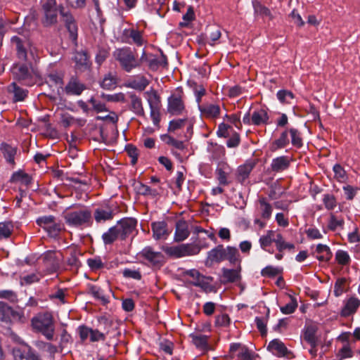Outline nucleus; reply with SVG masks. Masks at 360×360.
<instances>
[{
  "mask_svg": "<svg viewBox=\"0 0 360 360\" xmlns=\"http://www.w3.org/2000/svg\"><path fill=\"white\" fill-rule=\"evenodd\" d=\"M290 133L291 135L292 144L298 148L301 147L302 146V141L298 131L295 129H290Z\"/></svg>",
  "mask_w": 360,
  "mask_h": 360,
  "instance_id": "nucleus-59",
  "label": "nucleus"
},
{
  "mask_svg": "<svg viewBox=\"0 0 360 360\" xmlns=\"http://www.w3.org/2000/svg\"><path fill=\"white\" fill-rule=\"evenodd\" d=\"M191 338L193 344L198 348L205 349L207 347L208 337L201 334H191Z\"/></svg>",
  "mask_w": 360,
  "mask_h": 360,
  "instance_id": "nucleus-44",
  "label": "nucleus"
},
{
  "mask_svg": "<svg viewBox=\"0 0 360 360\" xmlns=\"http://www.w3.org/2000/svg\"><path fill=\"white\" fill-rule=\"evenodd\" d=\"M39 281V277L36 274H31L20 278V283L22 285H30Z\"/></svg>",
  "mask_w": 360,
  "mask_h": 360,
  "instance_id": "nucleus-63",
  "label": "nucleus"
},
{
  "mask_svg": "<svg viewBox=\"0 0 360 360\" xmlns=\"http://www.w3.org/2000/svg\"><path fill=\"white\" fill-rule=\"evenodd\" d=\"M118 238H121V235L116 225L110 228L102 235V239L105 245L112 244Z\"/></svg>",
  "mask_w": 360,
  "mask_h": 360,
  "instance_id": "nucleus-31",
  "label": "nucleus"
},
{
  "mask_svg": "<svg viewBox=\"0 0 360 360\" xmlns=\"http://www.w3.org/2000/svg\"><path fill=\"white\" fill-rule=\"evenodd\" d=\"M46 83L52 88V91L58 96L64 93L63 89V77L62 74L58 72H51L45 77Z\"/></svg>",
  "mask_w": 360,
  "mask_h": 360,
  "instance_id": "nucleus-8",
  "label": "nucleus"
},
{
  "mask_svg": "<svg viewBox=\"0 0 360 360\" xmlns=\"http://www.w3.org/2000/svg\"><path fill=\"white\" fill-rule=\"evenodd\" d=\"M149 107L150 109V117L155 126H158L160 120L159 111V98L155 93L148 99Z\"/></svg>",
  "mask_w": 360,
  "mask_h": 360,
  "instance_id": "nucleus-16",
  "label": "nucleus"
},
{
  "mask_svg": "<svg viewBox=\"0 0 360 360\" xmlns=\"http://www.w3.org/2000/svg\"><path fill=\"white\" fill-rule=\"evenodd\" d=\"M89 292L96 299L101 300L103 303L108 302V298L105 295L104 291L101 288L91 285L89 286Z\"/></svg>",
  "mask_w": 360,
  "mask_h": 360,
  "instance_id": "nucleus-45",
  "label": "nucleus"
},
{
  "mask_svg": "<svg viewBox=\"0 0 360 360\" xmlns=\"http://www.w3.org/2000/svg\"><path fill=\"white\" fill-rule=\"evenodd\" d=\"M143 256L153 264H160L162 260V255L159 252H155L150 247H146L142 250Z\"/></svg>",
  "mask_w": 360,
  "mask_h": 360,
  "instance_id": "nucleus-27",
  "label": "nucleus"
},
{
  "mask_svg": "<svg viewBox=\"0 0 360 360\" xmlns=\"http://www.w3.org/2000/svg\"><path fill=\"white\" fill-rule=\"evenodd\" d=\"M269 118L266 110L263 108L255 110L251 115L252 124L257 126L266 124L268 123Z\"/></svg>",
  "mask_w": 360,
  "mask_h": 360,
  "instance_id": "nucleus-26",
  "label": "nucleus"
},
{
  "mask_svg": "<svg viewBox=\"0 0 360 360\" xmlns=\"http://www.w3.org/2000/svg\"><path fill=\"white\" fill-rule=\"evenodd\" d=\"M280 273V269L277 267H274L272 266H267L265 268H264L262 271L261 274L263 276H268V277H273L276 276Z\"/></svg>",
  "mask_w": 360,
  "mask_h": 360,
  "instance_id": "nucleus-61",
  "label": "nucleus"
},
{
  "mask_svg": "<svg viewBox=\"0 0 360 360\" xmlns=\"http://www.w3.org/2000/svg\"><path fill=\"white\" fill-rule=\"evenodd\" d=\"M129 97L131 99L130 110L138 116H144L145 112L141 98L134 94H131Z\"/></svg>",
  "mask_w": 360,
  "mask_h": 360,
  "instance_id": "nucleus-29",
  "label": "nucleus"
},
{
  "mask_svg": "<svg viewBox=\"0 0 360 360\" xmlns=\"http://www.w3.org/2000/svg\"><path fill=\"white\" fill-rule=\"evenodd\" d=\"M277 98L283 103H291L294 94L288 90H280L277 92Z\"/></svg>",
  "mask_w": 360,
  "mask_h": 360,
  "instance_id": "nucleus-49",
  "label": "nucleus"
},
{
  "mask_svg": "<svg viewBox=\"0 0 360 360\" xmlns=\"http://www.w3.org/2000/svg\"><path fill=\"white\" fill-rule=\"evenodd\" d=\"M316 252L319 255L316 257L319 261L327 262L329 261L332 257V252L329 247L326 245H317Z\"/></svg>",
  "mask_w": 360,
  "mask_h": 360,
  "instance_id": "nucleus-34",
  "label": "nucleus"
},
{
  "mask_svg": "<svg viewBox=\"0 0 360 360\" xmlns=\"http://www.w3.org/2000/svg\"><path fill=\"white\" fill-rule=\"evenodd\" d=\"M75 61L78 70H85L89 67V56L85 51H78L75 55Z\"/></svg>",
  "mask_w": 360,
  "mask_h": 360,
  "instance_id": "nucleus-30",
  "label": "nucleus"
},
{
  "mask_svg": "<svg viewBox=\"0 0 360 360\" xmlns=\"http://www.w3.org/2000/svg\"><path fill=\"white\" fill-rule=\"evenodd\" d=\"M190 234L188 224L184 220H179L176 223V230L174 233V240L176 242L183 241L186 239Z\"/></svg>",
  "mask_w": 360,
  "mask_h": 360,
  "instance_id": "nucleus-20",
  "label": "nucleus"
},
{
  "mask_svg": "<svg viewBox=\"0 0 360 360\" xmlns=\"http://www.w3.org/2000/svg\"><path fill=\"white\" fill-rule=\"evenodd\" d=\"M290 164V158L283 155L274 158L270 166L272 172L278 173L288 169Z\"/></svg>",
  "mask_w": 360,
  "mask_h": 360,
  "instance_id": "nucleus-21",
  "label": "nucleus"
},
{
  "mask_svg": "<svg viewBox=\"0 0 360 360\" xmlns=\"http://www.w3.org/2000/svg\"><path fill=\"white\" fill-rule=\"evenodd\" d=\"M8 91L13 94V100L15 102L23 101L27 96V91L18 86L15 82L8 86Z\"/></svg>",
  "mask_w": 360,
  "mask_h": 360,
  "instance_id": "nucleus-28",
  "label": "nucleus"
},
{
  "mask_svg": "<svg viewBox=\"0 0 360 360\" xmlns=\"http://www.w3.org/2000/svg\"><path fill=\"white\" fill-rule=\"evenodd\" d=\"M239 252L237 248L231 246H227L225 248V260H229L230 263L235 264L238 261Z\"/></svg>",
  "mask_w": 360,
  "mask_h": 360,
  "instance_id": "nucleus-46",
  "label": "nucleus"
},
{
  "mask_svg": "<svg viewBox=\"0 0 360 360\" xmlns=\"http://www.w3.org/2000/svg\"><path fill=\"white\" fill-rule=\"evenodd\" d=\"M323 202L325 205V207L328 210H333L337 205L336 199L334 195L331 194H324L323 198Z\"/></svg>",
  "mask_w": 360,
  "mask_h": 360,
  "instance_id": "nucleus-56",
  "label": "nucleus"
},
{
  "mask_svg": "<svg viewBox=\"0 0 360 360\" xmlns=\"http://www.w3.org/2000/svg\"><path fill=\"white\" fill-rule=\"evenodd\" d=\"M276 233L274 231H268L265 235L259 238V242L262 249L269 251L270 253H273V251L267 250L266 248L274 242Z\"/></svg>",
  "mask_w": 360,
  "mask_h": 360,
  "instance_id": "nucleus-35",
  "label": "nucleus"
},
{
  "mask_svg": "<svg viewBox=\"0 0 360 360\" xmlns=\"http://www.w3.org/2000/svg\"><path fill=\"white\" fill-rule=\"evenodd\" d=\"M304 338L307 342L310 344L311 347H316L317 340L315 337V330L312 327L308 328L306 330Z\"/></svg>",
  "mask_w": 360,
  "mask_h": 360,
  "instance_id": "nucleus-53",
  "label": "nucleus"
},
{
  "mask_svg": "<svg viewBox=\"0 0 360 360\" xmlns=\"http://www.w3.org/2000/svg\"><path fill=\"white\" fill-rule=\"evenodd\" d=\"M335 259L337 262L342 265L348 264L350 260L348 253L343 250H338L336 252Z\"/></svg>",
  "mask_w": 360,
  "mask_h": 360,
  "instance_id": "nucleus-60",
  "label": "nucleus"
},
{
  "mask_svg": "<svg viewBox=\"0 0 360 360\" xmlns=\"http://www.w3.org/2000/svg\"><path fill=\"white\" fill-rule=\"evenodd\" d=\"M59 11L70 37L75 40L77 37V26L74 18L69 12L65 11L62 6H59Z\"/></svg>",
  "mask_w": 360,
  "mask_h": 360,
  "instance_id": "nucleus-10",
  "label": "nucleus"
},
{
  "mask_svg": "<svg viewBox=\"0 0 360 360\" xmlns=\"http://www.w3.org/2000/svg\"><path fill=\"white\" fill-rule=\"evenodd\" d=\"M80 255H82L81 253L75 250L70 252L67 264L72 269L77 270L80 267L81 262L79 259Z\"/></svg>",
  "mask_w": 360,
  "mask_h": 360,
  "instance_id": "nucleus-40",
  "label": "nucleus"
},
{
  "mask_svg": "<svg viewBox=\"0 0 360 360\" xmlns=\"http://www.w3.org/2000/svg\"><path fill=\"white\" fill-rule=\"evenodd\" d=\"M240 269H229L224 268L222 269V278L224 279V282L227 283H233L236 282L240 278Z\"/></svg>",
  "mask_w": 360,
  "mask_h": 360,
  "instance_id": "nucleus-32",
  "label": "nucleus"
},
{
  "mask_svg": "<svg viewBox=\"0 0 360 360\" xmlns=\"http://www.w3.org/2000/svg\"><path fill=\"white\" fill-rule=\"evenodd\" d=\"M186 275L189 278H188V282L191 284L200 287L204 290H210V283L212 281V278L205 277L195 269L187 271Z\"/></svg>",
  "mask_w": 360,
  "mask_h": 360,
  "instance_id": "nucleus-6",
  "label": "nucleus"
},
{
  "mask_svg": "<svg viewBox=\"0 0 360 360\" xmlns=\"http://www.w3.org/2000/svg\"><path fill=\"white\" fill-rule=\"evenodd\" d=\"M101 98L110 102H124L125 96L123 93H117L115 94H102Z\"/></svg>",
  "mask_w": 360,
  "mask_h": 360,
  "instance_id": "nucleus-55",
  "label": "nucleus"
},
{
  "mask_svg": "<svg viewBox=\"0 0 360 360\" xmlns=\"http://www.w3.org/2000/svg\"><path fill=\"white\" fill-rule=\"evenodd\" d=\"M63 217L70 227L82 228L89 226L92 224L91 211L86 207L66 210L63 213Z\"/></svg>",
  "mask_w": 360,
  "mask_h": 360,
  "instance_id": "nucleus-1",
  "label": "nucleus"
},
{
  "mask_svg": "<svg viewBox=\"0 0 360 360\" xmlns=\"http://www.w3.org/2000/svg\"><path fill=\"white\" fill-rule=\"evenodd\" d=\"M135 189L139 194L143 195H154L156 193L155 190L151 189L150 187L141 182H138L137 184H135Z\"/></svg>",
  "mask_w": 360,
  "mask_h": 360,
  "instance_id": "nucleus-50",
  "label": "nucleus"
},
{
  "mask_svg": "<svg viewBox=\"0 0 360 360\" xmlns=\"http://www.w3.org/2000/svg\"><path fill=\"white\" fill-rule=\"evenodd\" d=\"M259 203L262 217L266 219H269L272 213L271 205L266 202L264 198H260Z\"/></svg>",
  "mask_w": 360,
  "mask_h": 360,
  "instance_id": "nucleus-43",
  "label": "nucleus"
},
{
  "mask_svg": "<svg viewBox=\"0 0 360 360\" xmlns=\"http://www.w3.org/2000/svg\"><path fill=\"white\" fill-rule=\"evenodd\" d=\"M114 57L120 63L121 68L127 72L141 65L140 58H136L134 52L128 47L117 49L114 52Z\"/></svg>",
  "mask_w": 360,
  "mask_h": 360,
  "instance_id": "nucleus-3",
  "label": "nucleus"
},
{
  "mask_svg": "<svg viewBox=\"0 0 360 360\" xmlns=\"http://www.w3.org/2000/svg\"><path fill=\"white\" fill-rule=\"evenodd\" d=\"M255 13L262 17H267L269 19L273 18V15L270 10L266 6L262 5L259 1H254L252 2Z\"/></svg>",
  "mask_w": 360,
  "mask_h": 360,
  "instance_id": "nucleus-42",
  "label": "nucleus"
},
{
  "mask_svg": "<svg viewBox=\"0 0 360 360\" xmlns=\"http://www.w3.org/2000/svg\"><path fill=\"white\" fill-rule=\"evenodd\" d=\"M31 322L34 330L42 333L49 340L53 339L55 326L51 313H39L32 319Z\"/></svg>",
  "mask_w": 360,
  "mask_h": 360,
  "instance_id": "nucleus-2",
  "label": "nucleus"
},
{
  "mask_svg": "<svg viewBox=\"0 0 360 360\" xmlns=\"http://www.w3.org/2000/svg\"><path fill=\"white\" fill-rule=\"evenodd\" d=\"M151 229L153 236L155 240L166 239L172 231L164 221L153 222Z\"/></svg>",
  "mask_w": 360,
  "mask_h": 360,
  "instance_id": "nucleus-12",
  "label": "nucleus"
},
{
  "mask_svg": "<svg viewBox=\"0 0 360 360\" xmlns=\"http://www.w3.org/2000/svg\"><path fill=\"white\" fill-rule=\"evenodd\" d=\"M148 84L149 82L145 77L139 75L136 77L129 79L125 84V86L127 87L142 91L146 89Z\"/></svg>",
  "mask_w": 360,
  "mask_h": 360,
  "instance_id": "nucleus-24",
  "label": "nucleus"
},
{
  "mask_svg": "<svg viewBox=\"0 0 360 360\" xmlns=\"http://www.w3.org/2000/svg\"><path fill=\"white\" fill-rule=\"evenodd\" d=\"M63 229V225L59 220L55 218L49 224L44 230L48 233V235L51 237H57Z\"/></svg>",
  "mask_w": 360,
  "mask_h": 360,
  "instance_id": "nucleus-33",
  "label": "nucleus"
},
{
  "mask_svg": "<svg viewBox=\"0 0 360 360\" xmlns=\"http://www.w3.org/2000/svg\"><path fill=\"white\" fill-rule=\"evenodd\" d=\"M225 248H224L223 245H219L209 251L207 253V263H219L225 260Z\"/></svg>",
  "mask_w": 360,
  "mask_h": 360,
  "instance_id": "nucleus-22",
  "label": "nucleus"
},
{
  "mask_svg": "<svg viewBox=\"0 0 360 360\" xmlns=\"http://www.w3.org/2000/svg\"><path fill=\"white\" fill-rule=\"evenodd\" d=\"M11 182H20L25 186L29 185L32 181V178L29 174L23 172L22 170L14 172L11 179Z\"/></svg>",
  "mask_w": 360,
  "mask_h": 360,
  "instance_id": "nucleus-38",
  "label": "nucleus"
},
{
  "mask_svg": "<svg viewBox=\"0 0 360 360\" xmlns=\"http://www.w3.org/2000/svg\"><path fill=\"white\" fill-rule=\"evenodd\" d=\"M161 138L167 144L172 146L176 149L184 150L185 148L184 143L182 141L176 140L167 134L162 136Z\"/></svg>",
  "mask_w": 360,
  "mask_h": 360,
  "instance_id": "nucleus-48",
  "label": "nucleus"
},
{
  "mask_svg": "<svg viewBox=\"0 0 360 360\" xmlns=\"http://www.w3.org/2000/svg\"><path fill=\"white\" fill-rule=\"evenodd\" d=\"M114 213L112 209L109 206L100 207L95 210L94 217L97 223H103L111 220Z\"/></svg>",
  "mask_w": 360,
  "mask_h": 360,
  "instance_id": "nucleus-17",
  "label": "nucleus"
},
{
  "mask_svg": "<svg viewBox=\"0 0 360 360\" xmlns=\"http://www.w3.org/2000/svg\"><path fill=\"white\" fill-rule=\"evenodd\" d=\"M55 218L53 215L42 216L39 217L36 222L40 227L44 229Z\"/></svg>",
  "mask_w": 360,
  "mask_h": 360,
  "instance_id": "nucleus-64",
  "label": "nucleus"
},
{
  "mask_svg": "<svg viewBox=\"0 0 360 360\" xmlns=\"http://www.w3.org/2000/svg\"><path fill=\"white\" fill-rule=\"evenodd\" d=\"M203 248L198 243H185L175 246L163 247V251L168 255L176 258L195 255Z\"/></svg>",
  "mask_w": 360,
  "mask_h": 360,
  "instance_id": "nucleus-4",
  "label": "nucleus"
},
{
  "mask_svg": "<svg viewBox=\"0 0 360 360\" xmlns=\"http://www.w3.org/2000/svg\"><path fill=\"white\" fill-rule=\"evenodd\" d=\"M85 89V85L75 77H72L67 85L63 87L66 94L75 96H79Z\"/></svg>",
  "mask_w": 360,
  "mask_h": 360,
  "instance_id": "nucleus-13",
  "label": "nucleus"
},
{
  "mask_svg": "<svg viewBox=\"0 0 360 360\" xmlns=\"http://www.w3.org/2000/svg\"><path fill=\"white\" fill-rule=\"evenodd\" d=\"M344 221L342 219H338L333 214H330L328 226L329 229L335 231L338 227H342Z\"/></svg>",
  "mask_w": 360,
  "mask_h": 360,
  "instance_id": "nucleus-58",
  "label": "nucleus"
},
{
  "mask_svg": "<svg viewBox=\"0 0 360 360\" xmlns=\"http://www.w3.org/2000/svg\"><path fill=\"white\" fill-rule=\"evenodd\" d=\"M14 76L27 85H32L33 70L26 64H15L12 68Z\"/></svg>",
  "mask_w": 360,
  "mask_h": 360,
  "instance_id": "nucleus-7",
  "label": "nucleus"
},
{
  "mask_svg": "<svg viewBox=\"0 0 360 360\" xmlns=\"http://www.w3.org/2000/svg\"><path fill=\"white\" fill-rule=\"evenodd\" d=\"M0 309H2L4 313L6 314H11L13 319L18 320L20 322H24L25 317L22 311H14L11 307L6 304L4 302H0Z\"/></svg>",
  "mask_w": 360,
  "mask_h": 360,
  "instance_id": "nucleus-36",
  "label": "nucleus"
},
{
  "mask_svg": "<svg viewBox=\"0 0 360 360\" xmlns=\"http://www.w3.org/2000/svg\"><path fill=\"white\" fill-rule=\"evenodd\" d=\"M289 143L288 131H283L280 137L275 140L271 145L270 149L271 151H276L280 148H285Z\"/></svg>",
  "mask_w": 360,
  "mask_h": 360,
  "instance_id": "nucleus-37",
  "label": "nucleus"
},
{
  "mask_svg": "<svg viewBox=\"0 0 360 360\" xmlns=\"http://www.w3.org/2000/svg\"><path fill=\"white\" fill-rule=\"evenodd\" d=\"M117 79L115 76L111 74H108L105 76L103 81L101 83V87L105 89H111L116 85Z\"/></svg>",
  "mask_w": 360,
  "mask_h": 360,
  "instance_id": "nucleus-51",
  "label": "nucleus"
},
{
  "mask_svg": "<svg viewBox=\"0 0 360 360\" xmlns=\"http://www.w3.org/2000/svg\"><path fill=\"white\" fill-rule=\"evenodd\" d=\"M129 36L132 39L133 42L137 46H142L144 43V39L140 31L134 29L128 30Z\"/></svg>",
  "mask_w": 360,
  "mask_h": 360,
  "instance_id": "nucleus-52",
  "label": "nucleus"
},
{
  "mask_svg": "<svg viewBox=\"0 0 360 360\" xmlns=\"http://www.w3.org/2000/svg\"><path fill=\"white\" fill-rule=\"evenodd\" d=\"M267 349L277 356H288L290 352L287 349L284 343L279 339L271 340L267 347Z\"/></svg>",
  "mask_w": 360,
  "mask_h": 360,
  "instance_id": "nucleus-15",
  "label": "nucleus"
},
{
  "mask_svg": "<svg viewBox=\"0 0 360 360\" xmlns=\"http://www.w3.org/2000/svg\"><path fill=\"white\" fill-rule=\"evenodd\" d=\"M12 231L13 226L11 223H0V240L8 238Z\"/></svg>",
  "mask_w": 360,
  "mask_h": 360,
  "instance_id": "nucleus-57",
  "label": "nucleus"
},
{
  "mask_svg": "<svg viewBox=\"0 0 360 360\" xmlns=\"http://www.w3.org/2000/svg\"><path fill=\"white\" fill-rule=\"evenodd\" d=\"M140 61L141 63H147L149 68L152 70H155L158 68L160 64V61L154 55H147L145 51L143 52Z\"/></svg>",
  "mask_w": 360,
  "mask_h": 360,
  "instance_id": "nucleus-39",
  "label": "nucleus"
},
{
  "mask_svg": "<svg viewBox=\"0 0 360 360\" xmlns=\"http://www.w3.org/2000/svg\"><path fill=\"white\" fill-rule=\"evenodd\" d=\"M255 165V160H248L244 165L239 166L237 169V180L240 183H243L249 176Z\"/></svg>",
  "mask_w": 360,
  "mask_h": 360,
  "instance_id": "nucleus-23",
  "label": "nucleus"
},
{
  "mask_svg": "<svg viewBox=\"0 0 360 360\" xmlns=\"http://www.w3.org/2000/svg\"><path fill=\"white\" fill-rule=\"evenodd\" d=\"M136 223V220L132 218L123 219L117 223L116 226L121 235V239H124L135 229Z\"/></svg>",
  "mask_w": 360,
  "mask_h": 360,
  "instance_id": "nucleus-14",
  "label": "nucleus"
},
{
  "mask_svg": "<svg viewBox=\"0 0 360 360\" xmlns=\"http://www.w3.org/2000/svg\"><path fill=\"white\" fill-rule=\"evenodd\" d=\"M58 8L44 11V24L46 26H50L57 22L58 21Z\"/></svg>",
  "mask_w": 360,
  "mask_h": 360,
  "instance_id": "nucleus-41",
  "label": "nucleus"
},
{
  "mask_svg": "<svg viewBox=\"0 0 360 360\" xmlns=\"http://www.w3.org/2000/svg\"><path fill=\"white\" fill-rule=\"evenodd\" d=\"M360 306V300L352 296L344 302V307L342 309L341 314L343 316H349L354 314Z\"/></svg>",
  "mask_w": 360,
  "mask_h": 360,
  "instance_id": "nucleus-18",
  "label": "nucleus"
},
{
  "mask_svg": "<svg viewBox=\"0 0 360 360\" xmlns=\"http://www.w3.org/2000/svg\"><path fill=\"white\" fill-rule=\"evenodd\" d=\"M12 354L14 360H41L29 346L25 348L14 347Z\"/></svg>",
  "mask_w": 360,
  "mask_h": 360,
  "instance_id": "nucleus-11",
  "label": "nucleus"
},
{
  "mask_svg": "<svg viewBox=\"0 0 360 360\" xmlns=\"http://www.w3.org/2000/svg\"><path fill=\"white\" fill-rule=\"evenodd\" d=\"M11 43L15 46L20 60L29 61L30 58L34 60V51L27 42L22 41L18 37L14 36L11 38Z\"/></svg>",
  "mask_w": 360,
  "mask_h": 360,
  "instance_id": "nucleus-5",
  "label": "nucleus"
},
{
  "mask_svg": "<svg viewBox=\"0 0 360 360\" xmlns=\"http://www.w3.org/2000/svg\"><path fill=\"white\" fill-rule=\"evenodd\" d=\"M297 307V302L296 299L290 297V302L285 306L280 308L281 312L284 314H290L295 311Z\"/></svg>",
  "mask_w": 360,
  "mask_h": 360,
  "instance_id": "nucleus-54",
  "label": "nucleus"
},
{
  "mask_svg": "<svg viewBox=\"0 0 360 360\" xmlns=\"http://www.w3.org/2000/svg\"><path fill=\"white\" fill-rule=\"evenodd\" d=\"M184 110V103L180 95L173 94L168 98L167 111L169 113L172 115H180Z\"/></svg>",
  "mask_w": 360,
  "mask_h": 360,
  "instance_id": "nucleus-9",
  "label": "nucleus"
},
{
  "mask_svg": "<svg viewBox=\"0 0 360 360\" xmlns=\"http://www.w3.org/2000/svg\"><path fill=\"white\" fill-rule=\"evenodd\" d=\"M201 116L205 118L214 119L220 114V107L212 103H206L199 105Z\"/></svg>",
  "mask_w": 360,
  "mask_h": 360,
  "instance_id": "nucleus-19",
  "label": "nucleus"
},
{
  "mask_svg": "<svg viewBox=\"0 0 360 360\" xmlns=\"http://www.w3.org/2000/svg\"><path fill=\"white\" fill-rule=\"evenodd\" d=\"M126 151L129 156L131 158V163L133 165H135L138 159L137 148L132 145H127L126 146Z\"/></svg>",
  "mask_w": 360,
  "mask_h": 360,
  "instance_id": "nucleus-62",
  "label": "nucleus"
},
{
  "mask_svg": "<svg viewBox=\"0 0 360 360\" xmlns=\"http://www.w3.org/2000/svg\"><path fill=\"white\" fill-rule=\"evenodd\" d=\"M0 150L6 162L9 164L14 165L15 156L17 153V148L12 146L6 143H2L1 144Z\"/></svg>",
  "mask_w": 360,
  "mask_h": 360,
  "instance_id": "nucleus-25",
  "label": "nucleus"
},
{
  "mask_svg": "<svg viewBox=\"0 0 360 360\" xmlns=\"http://www.w3.org/2000/svg\"><path fill=\"white\" fill-rule=\"evenodd\" d=\"M274 243H276L277 250L279 252H282L283 250L285 249H294L295 245L292 243H286L283 238L281 234L280 233H276Z\"/></svg>",
  "mask_w": 360,
  "mask_h": 360,
  "instance_id": "nucleus-47",
  "label": "nucleus"
}]
</instances>
